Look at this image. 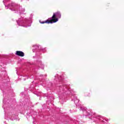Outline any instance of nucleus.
<instances>
[{
  "label": "nucleus",
  "instance_id": "nucleus-1",
  "mask_svg": "<svg viewBox=\"0 0 124 124\" xmlns=\"http://www.w3.org/2000/svg\"><path fill=\"white\" fill-rule=\"evenodd\" d=\"M62 17V15L60 12H57L56 13H53L52 16L51 17V21L52 23H57L59 21L58 18H61Z\"/></svg>",
  "mask_w": 124,
  "mask_h": 124
},
{
  "label": "nucleus",
  "instance_id": "nucleus-2",
  "mask_svg": "<svg viewBox=\"0 0 124 124\" xmlns=\"http://www.w3.org/2000/svg\"><path fill=\"white\" fill-rule=\"evenodd\" d=\"M16 55L19 56V57H24V56H25V53L21 51H16Z\"/></svg>",
  "mask_w": 124,
  "mask_h": 124
},
{
  "label": "nucleus",
  "instance_id": "nucleus-3",
  "mask_svg": "<svg viewBox=\"0 0 124 124\" xmlns=\"http://www.w3.org/2000/svg\"><path fill=\"white\" fill-rule=\"evenodd\" d=\"M40 23L41 24H45L46 23V24H53V21H52V19H50V20H49V19H47L45 21H43V22H40Z\"/></svg>",
  "mask_w": 124,
  "mask_h": 124
},
{
  "label": "nucleus",
  "instance_id": "nucleus-4",
  "mask_svg": "<svg viewBox=\"0 0 124 124\" xmlns=\"http://www.w3.org/2000/svg\"><path fill=\"white\" fill-rule=\"evenodd\" d=\"M107 6H109V5H107Z\"/></svg>",
  "mask_w": 124,
  "mask_h": 124
}]
</instances>
